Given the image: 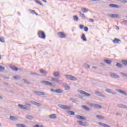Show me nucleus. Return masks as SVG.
Instances as JSON below:
<instances>
[{
	"mask_svg": "<svg viewBox=\"0 0 127 127\" xmlns=\"http://www.w3.org/2000/svg\"><path fill=\"white\" fill-rule=\"evenodd\" d=\"M31 75H36V76H39V74H38L36 72H31Z\"/></svg>",
	"mask_w": 127,
	"mask_h": 127,
	"instance_id": "48",
	"label": "nucleus"
},
{
	"mask_svg": "<svg viewBox=\"0 0 127 127\" xmlns=\"http://www.w3.org/2000/svg\"><path fill=\"white\" fill-rule=\"evenodd\" d=\"M75 118H76L77 120H82L83 121H86V120H87V118H86V117H84L80 115H76L75 116Z\"/></svg>",
	"mask_w": 127,
	"mask_h": 127,
	"instance_id": "12",
	"label": "nucleus"
},
{
	"mask_svg": "<svg viewBox=\"0 0 127 127\" xmlns=\"http://www.w3.org/2000/svg\"><path fill=\"white\" fill-rule=\"evenodd\" d=\"M33 127H39V125H36Z\"/></svg>",
	"mask_w": 127,
	"mask_h": 127,
	"instance_id": "58",
	"label": "nucleus"
},
{
	"mask_svg": "<svg viewBox=\"0 0 127 127\" xmlns=\"http://www.w3.org/2000/svg\"><path fill=\"white\" fill-rule=\"evenodd\" d=\"M89 21H90V22H94V19H89Z\"/></svg>",
	"mask_w": 127,
	"mask_h": 127,
	"instance_id": "55",
	"label": "nucleus"
},
{
	"mask_svg": "<svg viewBox=\"0 0 127 127\" xmlns=\"http://www.w3.org/2000/svg\"><path fill=\"white\" fill-rule=\"evenodd\" d=\"M116 92H118V93H119V94H123L124 96H127V93L121 89H116Z\"/></svg>",
	"mask_w": 127,
	"mask_h": 127,
	"instance_id": "10",
	"label": "nucleus"
},
{
	"mask_svg": "<svg viewBox=\"0 0 127 127\" xmlns=\"http://www.w3.org/2000/svg\"><path fill=\"white\" fill-rule=\"evenodd\" d=\"M89 106H90V107H94V104H90L89 105Z\"/></svg>",
	"mask_w": 127,
	"mask_h": 127,
	"instance_id": "61",
	"label": "nucleus"
},
{
	"mask_svg": "<svg viewBox=\"0 0 127 127\" xmlns=\"http://www.w3.org/2000/svg\"><path fill=\"white\" fill-rule=\"evenodd\" d=\"M25 105H23L21 104H18V107L20 108V109H22V110H27V111L30 110V108H27L25 107H24Z\"/></svg>",
	"mask_w": 127,
	"mask_h": 127,
	"instance_id": "13",
	"label": "nucleus"
},
{
	"mask_svg": "<svg viewBox=\"0 0 127 127\" xmlns=\"http://www.w3.org/2000/svg\"><path fill=\"white\" fill-rule=\"evenodd\" d=\"M67 114H68L70 116H75V112L74 111H67Z\"/></svg>",
	"mask_w": 127,
	"mask_h": 127,
	"instance_id": "27",
	"label": "nucleus"
},
{
	"mask_svg": "<svg viewBox=\"0 0 127 127\" xmlns=\"http://www.w3.org/2000/svg\"><path fill=\"white\" fill-rule=\"evenodd\" d=\"M81 11H83L84 13L88 12V10L86 8H81Z\"/></svg>",
	"mask_w": 127,
	"mask_h": 127,
	"instance_id": "39",
	"label": "nucleus"
},
{
	"mask_svg": "<svg viewBox=\"0 0 127 127\" xmlns=\"http://www.w3.org/2000/svg\"><path fill=\"white\" fill-rule=\"evenodd\" d=\"M107 16L109 17H111L112 18H120V17L119 16V15L117 14H108Z\"/></svg>",
	"mask_w": 127,
	"mask_h": 127,
	"instance_id": "5",
	"label": "nucleus"
},
{
	"mask_svg": "<svg viewBox=\"0 0 127 127\" xmlns=\"http://www.w3.org/2000/svg\"><path fill=\"white\" fill-rule=\"evenodd\" d=\"M77 123H78L80 126H82V127H89V126L88 122H83L82 121H77Z\"/></svg>",
	"mask_w": 127,
	"mask_h": 127,
	"instance_id": "4",
	"label": "nucleus"
},
{
	"mask_svg": "<svg viewBox=\"0 0 127 127\" xmlns=\"http://www.w3.org/2000/svg\"><path fill=\"white\" fill-rule=\"evenodd\" d=\"M79 16H81L82 18H85L86 16H85V14L81 13V12H79Z\"/></svg>",
	"mask_w": 127,
	"mask_h": 127,
	"instance_id": "44",
	"label": "nucleus"
},
{
	"mask_svg": "<svg viewBox=\"0 0 127 127\" xmlns=\"http://www.w3.org/2000/svg\"><path fill=\"white\" fill-rule=\"evenodd\" d=\"M84 31H85V32H87V31L89 30V28H88V27H85L84 28Z\"/></svg>",
	"mask_w": 127,
	"mask_h": 127,
	"instance_id": "50",
	"label": "nucleus"
},
{
	"mask_svg": "<svg viewBox=\"0 0 127 127\" xmlns=\"http://www.w3.org/2000/svg\"><path fill=\"white\" fill-rule=\"evenodd\" d=\"M94 108H96V109H102V106L99 104H94Z\"/></svg>",
	"mask_w": 127,
	"mask_h": 127,
	"instance_id": "28",
	"label": "nucleus"
},
{
	"mask_svg": "<svg viewBox=\"0 0 127 127\" xmlns=\"http://www.w3.org/2000/svg\"><path fill=\"white\" fill-rule=\"evenodd\" d=\"M111 77L114 78L115 79H119V78H120V76L118 75L116 73H111Z\"/></svg>",
	"mask_w": 127,
	"mask_h": 127,
	"instance_id": "20",
	"label": "nucleus"
},
{
	"mask_svg": "<svg viewBox=\"0 0 127 127\" xmlns=\"http://www.w3.org/2000/svg\"><path fill=\"white\" fill-rule=\"evenodd\" d=\"M116 66L118 68H123V65L119 63H117Z\"/></svg>",
	"mask_w": 127,
	"mask_h": 127,
	"instance_id": "35",
	"label": "nucleus"
},
{
	"mask_svg": "<svg viewBox=\"0 0 127 127\" xmlns=\"http://www.w3.org/2000/svg\"><path fill=\"white\" fill-rule=\"evenodd\" d=\"M26 105H25V106H29L30 107L31 106V105L29 104H26Z\"/></svg>",
	"mask_w": 127,
	"mask_h": 127,
	"instance_id": "60",
	"label": "nucleus"
},
{
	"mask_svg": "<svg viewBox=\"0 0 127 127\" xmlns=\"http://www.w3.org/2000/svg\"><path fill=\"white\" fill-rule=\"evenodd\" d=\"M30 103H31L32 104V105H34L35 106H37V107H41V104H40V103H37L35 101H31Z\"/></svg>",
	"mask_w": 127,
	"mask_h": 127,
	"instance_id": "16",
	"label": "nucleus"
},
{
	"mask_svg": "<svg viewBox=\"0 0 127 127\" xmlns=\"http://www.w3.org/2000/svg\"><path fill=\"white\" fill-rule=\"evenodd\" d=\"M98 124L99 125V126H101V127H111V126H110V125L106 124H104L103 123L98 122Z\"/></svg>",
	"mask_w": 127,
	"mask_h": 127,
	"instance_id": "18",
	"label": "nucleus"
},
{
	"mask_svg": "<svg viewBox=\"0 0 127 127\" xmlns=\"http://www.w3.org/2000/svg\"><path fill=\"white\" fill-rule=\"evenodd\" d=\"M26 119H27V120H32L33 119V117L31 116L30 115H28L27 116H26Z\"/></svg>",
	"mask_w": 127,
	"mask_h": 127,
	"instance_id": "38",
	"label": "nucleus"
},
{
	"mask_svg": "<svg viewBox=\"0 0 127 127\" xmlns=\"http://www.w3.org/2000/svg\"><path fill=\"white\" fill-rule=\"evenodd\" d=\"M123 23H127V20H125L123 21Z\"/></svg>",
	"mask_w": 127,
	"mask_h": 127,
	"instance_id": "59",
	"label": "nucleus"
},
{
	"mask_svg": "<svg viewBox=\"0 0 127 127\" xmlns=\"http://www.w3.org/2000/svg\"><path fill=\"white\" fill-rule=\"evenodd\" d=\"M58 35L61 38H66V34L62 32L58 33Z\"/></svg>",
	"mask_w": 127,
	"mask_h": 127,
	"instance_id": "11",
	"label": "nucleus"
},
{
	"mask_svg": "<svg viewBox=\"0 0 127 127\" xmlns=\"http://www.w3.org/2000/svg\"><path fill=\"white\" fill-rule=\"evenodd\" d=\"M4 70H5L4 67L0 65V72H2V71H4Z\"/></svg>",
	"mask_w": 127,
	"mask_h": 127,
	"instance_id": "40",
	"label": "nucleus"
},
{
	"mask_svg": "<svg viewBox=\"0 0 127 127\" xmlns=\"http://www.w3.org/2000/svg\"><path fill=\"white\" fill-rule=\"evenodd\" d=\"M35 2H37V3H38V4H40V5L43 6V4H42V3H41V2H40V1L38 0H35Z\"/></svg>",
	"mask_w": 127,
	"mask_h": 127,
	"instance_id": "42",
	"label": "nucleus"
},
{
	"mask_svg": "<svg viewBox=\"0 0 127 127\" xmlns=\"http://www.w3.org/2000/svg\"><path fill=\"white\" fill-rule=\"evenodd\" d=\"M96 118L98 120H105V117L100 115H96Z\"/></svg>",
	"mask_w": 127,
	"mask_h": 127,
	"instance_id": "26",
	"label": "nucleus"
},
{
	"mask_svg": "<svg viewBox=\"0 0 127 127\" xmlns=\"http://www.w3.org/2000/svg\"><path fill=\"white\" fill-rule=\"evenodd\" d=\"M79 28L80 29H83V28H84V25H79Z\"/></svg>",
	"mask_w": 127,
	"mask_h": 127,
	"instance_id": "51",
	"label": "nucleus"
},
{
	"mask_svg": "<svg viewBox=\"0 0 127 127\" xmlns=\"http://www.w3.org/2000/svg\"><path fill=\"white\" fill-rule=\"evenodd\" d=\"M116 116H120V113H116Z\"/></svg>",
	"mask_w": 127,
	"mask_h": 127,
	"instance_id": "64",
	"label": "nucleus"
},
{
	"mask_svg": "<svg viewBox=\"0 0 127 127\" xmlns=\"http://www.w3.org/2000/svg\"><path fill=\"white\" fill-rule=\"evenodd\" d=\"M81 39H82L83 41H87V39L86 38V36H85V34H82Z\"/></svg>",
	"mask_w": 127,
	"mask_h": 127,
	"instance_id": "30",
	"label": "nucleus"
},
{
	"mask_svg": "<svg viewBox=\"0 0 127 127\" xmlns=\"http://www.w3.org/2000/svg\"><path fill=\"white\" fill-rule=\"evenodd\" d=\"M40 73H41V74H44V75H46V74H47V72H46V71H45L43 69H41L40 70Z\"/></svg>",
	"mask_w": 127,
	"mask_h": 127,
	"instance_id": "33",
	"label": "nucleus"
},
{
	"mask_svg": "<svg viewBox=\"0 0 127 127\" xmlns=\"http://www.w3.org/2000/svg\"><path fill=\"white\" fill-rule=\"evenodd\" d=\"M116 92H118V93H119V94H123L124 96H127V93L121 89H116Z\"/></svg>",
	"mask_w": 127,
	"mask_h": 127,
	"instance_id": "9",
	"label": "nucleus"
},
{
	"mask_svg": "<svg viewBox=\"0 0 127 127\" xmlns=\"http://www.w3.org/2000/svg\"><path fill=\"white\" fill-rule=\"evenodd\" d=\"M41 83L45 84V85H46L47 86H53V85L52 83L46 80H42L41 81Z\"/></svg>",
	"mask_w": 127,
	"mask_h": 127,
	"instance_id": "8",
	"label": "nucleus"
},
{
	"mask_svg": "<svg viewBox=\"0 0 127 127\" xmlns=\"http://www.w3.org/2000/svg\"><path fill=\"white\" fill-rule=\"evenodd\" d=\"M14 79H15V80H20V79H21V77L20 76H15L13 77Z\"/></svg>",
	"mask_w": 127,
	"mask_h": 127,
	"instance_id": "43",
	"label": "nucleus"
},
{
	"mask_svg": "<svg viewBox=\"0 0 127 127\" xmlns=\"http://www.w3.org/2000/svg\"><path fill=\"white\" fill-rule=\"evenodd\" d=\"M81 107L83 110H85L87 112H90V111H91L90 108H88L86 106L82 105Z\"/></svg>",
	"mask_w": 127,
	"mask_h": 127,
	"instance_id": "24",
	"label": "nucleus"
},
{
	"mask_svg": "<svg viewBox=\"0 0 127 127\" xmlns=\"http://www.w3.org/2000/svg\"><path fill=\"white\" fill-rule=\"evenodd\" d=\"M103 61L105 62V63L107 64L108 65L112 64V61L109 60H104Z\"/></svg>",
	"mask_w": 127,
	"mask_h": 127,
	"instance_id": "29",
	"label": "nucleus"
},
{
	"mask_svg": "<svg viewBox=\"0 0 127 127\" xmlns=\"http://www.w3.org/2000/svg\"><path fill=\"white\" fill-rule=\"evenodd\" d=\"M52 81H54V82H56L57 83H60V81L58 78H52Z\"/></svg>",
	"mask_w": 127,
	"mask_h": 127,
	"instance_id": "32",
	"label": "nucleus"
},
{
	"mask_svg": "<svg viewBox=\"0 0 127 127\" xmlns=\"http://www.w3.org/2000/svg\"><path fill=\"white\" fill-rule=\"evenodd\" d=\"M51 91L53 92V93H56V90H55L54 89H52Z\"/></svg>",
	"mask_w": 127,
	"mask_h": 127,
	"instance_id": "53",
	"label": "nucleus"
},
{
	"mask_svg": "<svg viewBox=\"0 0 127 127\" xmlns=\"http://www.w3.org/2000/svg\"><path fill=\"white\" fill-rule=\"evenodd\" d=\"M10 121H17L18 120V118L16 116H10Z\"/></svg>",
	"mask_w": 127,
	"mask_h": 127,
	"instance_id": "22",
	"label": "nucleus"
},
{
	"mask_svg": "<svg viewBox=\"0 0 127 127\" xmlns=\"http://www.w3.org/2000/svg\"><path fill=\"white\" fill-rule=\"evenodd\" d=\"M10 68L13 70V71H18V70H20L21 71L22 70L21 69H18L17 68V67L16 66H14V65H10V66H9Z\"/></svg>",
	"mask_w": 127,
	"mask_h": 127,
	"instance_id": "14",
	"label": "nucleus"
},
{
	"mask_svg": "<svg viewBox=\"0 0 127 127\" xmlns=\"http://www.w3.org/2000/svg\"><path fill=\"white\" fill-rule=\"evenodd\" d=\"M110 7H115V8H120V6L118 4H110L109 5Z\"/></svg>",
	"mask_w": 127,
	"mask_h": 127,
	"instance_id": "21",
	"label": "nucleus"
},
{
	"mask_svg": "<svg viewBox=\"0 0 127 127\" xmlns=\"http://www.w3.org/2000/svg\"><path fill=\"white\" fill-rule=\"evenodd\" d=\"M49 118L50 119L55 120V119H57V116L56 114H51V115H49Z\"/></svg>",
	"mask_w": 127,
	"mask_h": 127,
	"instance_id": "19",
	"label": "nucleus"
},
{
	"mask_svg": "<svg viewBox=\"0 0 127 127\" xmlns=\"http://www.w3.org/2000/svg\"><path fill=\"white\" fill-rule=\"evenodd\" d=\"M38 35L40 38H42L43 39H45L46 37L45 33L42 31H39L38 33Z\"/></svg>",
	"mask_w": 127,
	"mask_h": 127,
	"instance_id": "3",
	"label": "nucleus"
},
{
	"mask_svg": "<svg viewBox=\"0 0 127 127\" xmlns=\"http://www.w3.org/2000/svg\"><path fill=\"white\" fill-rule=\"evenodd\" d=\"M56 93H57V94H62V93H63V90L60 89H58L56 90Z\"/></svg>",
	"mask_w": 127,
	"mask_h": 127,
	"instance_id": "31",
	"label": "nucleus"
},
{
	"mask_svg": "<svg viewBox=\"0 0 127 127\" xmlns=\"http://www.w3.org/2000/svg\"><path fill=\"white\" fill-rule=\"evenodd\" d=\"M106 92H107V93H109L110 94H111V93H112V90L111 89H107L106 90Z\"/></svg>",
	"mask_w": 127,
	"mask_h": 127,
	"instance_id": "49",
	"label": "nucleus"
},
{
	"mask_svg": "<svg viewBox=\"0 0 127 127\" xmlns=\"http://www.w3.org/2000/svg\"><path fill=\"white\" fill-rule=\"evenodd\" d=\"M78 92H79L80 94H82V95H84L86 97H91V94L88 93L84 91L83 90H78Z\"/></svg>",
	"mask_w": 127,
	"mask_h": 127,
	"instance_id": "7",
	"label": "nucleus"
},
{
	"mask_svg": "<svg viewBox=\"0 0 127 127\" xmlns=\"http://www.w3.org/2000/svg\"><path fill=\"white\" fill-rule=\"evenodd\" d=\"M111 94H112V95H117V93H116V92H112V91H111Z\"/></svg>",
	"mask_w": 127,
	"mask_h": 127,
	"instance_id": "57",
	"label": "nucleus"
},
{
	"mask_svg": "<svg viewBox=\"0 0 127 127\" xmlns=\"http://www.w3.org/2000/svg\"><path fill=\"white\" fill-rule=\"evenodd\" d=\"M64 76L67 80H70V81H77L78 80L77 77L73 75L65 74Z\"/></svg>",
	"mask_w": 127,
	"mask_h": 127,
	"instance_id": "1",
	"label": "nucleus"
},
{
	"mask_svg": "<svg viewBox=\"0 0 127 127\" xmlns=\"http://www.w3.org/2000/svg\"><path fill=\"white\" fill-rule=\"evenodd\" d=\"M118 108H121V109H127V107L123 104H119L117 105Z\"/></svg>",
	"mask_w": 127,
	"mask_h": 127,
	"instance_id": "17",
	"label": "nucleus"
},
{
	"mask_svg": "<svg viewBox=\"0 0 127 127\" xmlns=\"http://www.w3.org/2000/svg\"><path fill=\"white\" fill-rule=\"evenodd\" d=\"M77 97L78 98H79V99H84V98L83 97V96H81V95H77Z\"/></svg>",
	"mask_w": 127,
	"mask_h": 127,
	"instance_id": "52",
	"label": "nucleus"
},
{
	"mask_svg": "<svg viewBox=\"0 0 127 127\" xmlns=\"http://www.w3.org/2000/svg\"><path fill=\"white\" fill-rule=\"evenodd\" d=\"M31 13H32V14H34L35 13V11L34 10H31Z\"/></svg>",
	"mask_w": 127,
	"mask_h": 127,
	"instance_id": "54",
	"label": "nucleus"
},
{
	"mask_svg": "<svg viewBox=\"0 0 127 127\" xmlns=\"http://www.w3.org/2000/svg\"><path fill=\"white\" fill-rule=\"evenodd\" d=\"M63 86L64 87L65 90H69L70 86H69V85L68 84H67V83H64Z\"/></svg>",
	"mask_w": 127,
	"mask_h": 127,
	"instance_id": "25",
	"label": "nucleus"
},
{
	"mask_svg": "<svg viewBox=\"0 0 127 127\" xmlns=\"http://www.w3.org/2000/svg\"><path fill=\"white\" fill-rule=\"evenodd\" d=\"M122 62L123 65H125V66H127V61L123 60V61H122Z\"/></svg>",
	"mask_w": 127,
	"mask_h": 127,
	"instance_id": "41",
	"label": "nucleus"
},
{
	"mask_svg": "<svg viewBox=\"0 0 127 127\" xmlns=\"http://www.w3.org/2000/svg\"><path fill=\"white\" fill-rule=\"evenodd\" d=\"M73 17V20H74V21H78L79 20V18H78V16L74 15Z\"/></svg>",
	"mask_w": 127,
	"mask_h": 127,
	"instance_id": "36",
	"label": "nucleus"
},
{
	"mask_svg": "<svg viewBox=\"0 0 127 127\" xmlns=\"http://www.w3.org/2000/svg\"><path fill=\"white\" fill-rule=\"evenodd\" d=\"M1 77L3 78V79H9V77H7L5 75H1Z\"/></svg>",
	"mask_w": 127,
	"mask_h": 127,
	"instance_id": "46",
	"label": "nucleus"
},
{
	"mask_svg": "<svg viewBox=\"0 0 127 127\" xmlns=\"http://www.w3.org/2000/svg\"><path fill=\"white\" fill-rule=\"evenodd\" d=\"M117 1H120L121 3H127V0H117Z\"/></svg>",
	"mask_w": 127,
	"mask_h": 127,
	"instance_id": "37",
	"label": "nucleus"
},
{
	"mask_svg": "<svg viewBox=\"0 0 127 127\" xmlns=\"http://www.w3.org/2000/svg\"><path fill=\"white\" fill-rule=\"evenodd\" d=\"M42 1H43L44 2H45L46 3V2H47V1H46V0H42Z\"/></svg>",
	"mask_w": 127,
	"mask_h": 127,
	"instance_id": "62",
	"label": "nucleus"
},
{
	"mask_svg": "<svg viewBox=\"0 0 127 127\" xmlns=\"http://www.w3.org/2000/svg\"><path fill=\"white\" fill-rule=\"evenodd\" d=\"M86 66L88 69L90 68V65L89 64H86Z\"/></svg>",
	"mask_w": 127,
	"mask_h": 127,
	"instance_id": "56",
	"label": "nucleus"
},
{
	"mask_svg": "<svg viewBox=\"0 0 127 127\" xmlns=\"http://www.w3.org/2000/svg\"><path fill=\"white\" fill-rule=\"evenodd\" d=\"M23 81L24 83H26V84H27L28 85H29V84H30V82L28 81V80H27V79H24Z\"/></svg>",
	"mask_w": 127,
	"mask_h": 127,
	"instance_id": "45",
	"label": "nucleus"
},
{
	"mask_svg": "<svg viewBox=\"0 0 127 127\" xmlns=\"http://www.w3.org/2000/svg\"><path fill=\"white\" fill-rule=\"evenodd\" d=\"M34 94H35L37 96H44L45 93L41 91H34Z\"/></svg>",
	"mask_w": 127,
	"mask_h": 127,
	"instance_id": "6",
	"label": "nucleus"
},
{
	"mask_svg": "<svg viewBox=\"0 0 127 127\" xmlns=\"http://www.w3.org/2000/svg\"><path fill=\"white\" fill-rule=\"evenodd\" d=\"M72 103H76V100H72Z\"/></svg>",
	"mask_w": 127,
	"mask_h": 127,
	"instance_id": "63",
	"label": "nucleus"
},
{
	"mask_svg": "<svg viewBox=\"0 0 127 127\" xmlns=\"http://www.w3.org/2000/svg\"><path fill=\"white\" fill-rule=\"evenodd\" d=\"M54 77H60L59 75V71L55 72L53 73Z\"/></svg>",
	"mask_w": 127,
	"mask_h": 127,
	"instance_id": "34",
	"label": "nucleus"
},
{
	"mask_svg": "<svg viewBox=\"0 0 127 127\" xmlns=\"http://www.w3.org/2000/svg\"><path fill=\"white\" fill-rule=\"evenodd\" d=\"M58 106L60 108V109H62V110H64L65 111H70L71 110V107L68 106L67 105H63L62 104H60Z\"/></svg>",
	"mask_w": 127,
	"mask_h": 127,
	"instance_id": "2",
	"label": "nucleus"
},
{
	"mask_svg": "<svg viewBox=\"0 0 127 127\" xmlns=\"http://www.w3.org/2000/svg\"><path fill=\"white\" fill-rule=\"evenodd\" d=\"M95 94L96 95H97V96H99V97H102V98H105V96H104L102 94V92L98 91H95Z\"/></svg>",
	"mask_w": 127,
	"mask_h": 127,
	"instance_id": "15",
	"label": "nucleus"
},
{
	"mask_svg": "<svg viewBox=\"0 0 127 127\" xmlns=\"http://www.w3.org/2000/svg\"><path fill=\"white\" fill-rule=\"evenodd\" d=\"M0 42H2L3 43H4V39H3V37L0 38Z\"/></svg>",
	"mask_w": 127,
	"mask_h": 127,
	"instance_id": "47",
	"label": "nucleus"
},
{
	"mask_svg": "<svg viewBox=\"0 0 127 127\" xmlns=\"http://www.w3.org/2000/svg\"><path fill=\"white\" fill-rule=\"evenodd\" d=\"M122 41H121L120 39L118 38H115L114 40L113 41V43H115V44L118 43V44H120V42H121Z\"/></svg>",
	"mask_w": 127,
	"mask_h": 127,
	"instance_id": "23",
	"label": "nucleus"
}]
</instances>
